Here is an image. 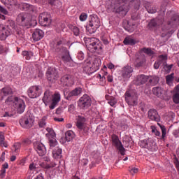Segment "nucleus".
Wrapping results in <instances>:
<instances>
[{"instance_id":"nucleus-46","label":"nucleus","mask_w":179,"mask_h":179,"mask_svg":"<svg viewBox=\"0 0 179 179\" xmlns=\"http://www.w3.org/2000/svg\"><path fill=\"white\" fill-rule=\"evenodd\" d=\"M160 80V78L157 76H154L152 77L151 79L149 80V83L150 85H152V86H155V85H157Z\"/></svg>"},{"instance_id":"nucleus-7","label":"nucleus","mask_w":179,"mask_h":179,"mask_svg":"<svg viewBox=\"0 0 179 179\" xmlns=\"http://www.w3.org/2000/svg\"><path fill=\"white\" fill-rule=\"evenodd\" d=\"M111 141L112 146L116 148L119 150L122 156H125V149L124 148V145H122V143L121 142V141H120V138L118 137V136H117V134H112Z\"/></svg>"},{"instance_id":"nucleus-62","label":"nucleus","mask_w":179,"mask_h":179,"mask_svg":"<svg viewBox=\"0 0 179 179\" xmlns=\"http://www.w3.org/2000/svg\"><path fill=\"white\" fill-rule=\"evenodd\" d=\"M78 59H79L80 61H83V59H85V54L83 53V52H80L78 53V56H77Z\"/></svg>"},{"instance_id":"nucleus-28","label":"nucleus","mask_w":179,"mask_h":179,"mask_svg":"<svg viewBox=\"0 0 179 179\" xmlns=\"http://www.w3.org/2000/svg\"><path fill=\"white\" fill-rule=\"evenodd\" d=\"M42 100L45 106H48V103H51V101H52V94H51L48 90L45 91Z\"/></svg>"},{"instance_id":"nucleus-58","label":"nucleus","mask_w":179,"mask_h":179,"mask_svg":"<svg viewBox=\"0 0 179 179\" xmlns=\"http://www.w3.org/2000/svg\"><path fill=\"white\" fill-rule=\"evenodd\" d=\"M13 100H15V98H13V96H10L6 99L5 103L6 104L9 105L11 103H13Z\"/></svg>"},{"instance_id":"nucleus-27","label":"nucleus","mask_w":179,"mask_h":179,"mask_svg":"<svg viewBox=\"0 0 179 179\" xmlns=\"http://www.w3.org/2000/svg\"><path fill=\"white\" fill-rule=\"evenodd\" d=\"M61 83L64 86H71L72 85V76L71 75H64L60 79Z\"/></svg>"},{"instance_id":"nucleus-59","label":"nucleus","mask_w":179,"mask_h":179,"mask_svg":"<svg viewBox=\"0 0 179 179\" xmlns=\"http://www.w3.org/2000/svg\"><path fill=\"white\" fill-rule=\"evenodd\" d=\"M79 18L81 22H85L87 19V14L83 13L80 14Z\"/></svg>"},{"instance_id":"nucleus-31","label":"nucleus","mask_w":179,"mask_h":179,"mask_svg":"<svg viewBox=\"0 0 179 179\" xmlns=\"http://www.w3.org/2000/svg\"><path fill=\"white\" fill-rule=\"evenodd\" d=\"M172 99L175 104H179V84L173 90Z\"/></svg>"},{"instance_id":"nucleus-39","label":"nucleus","mask_w":179,"mask_h":179,"mask_svg":"<svg viewBox=\"0 0 179 179\" xmlns=\"http://www.w3.org/2000/svg\"><path fill=\"white\" fill-rule=\"evenodd\" d=\"M47 134H45L46 138H56L57 134H55V131H54V129L50 127L46 128Z\"/></svg>"},{"instance_id":"nucleus-29","label":"nucleus","mask_w":179,"mask_h":179,"mask_svg":"<svg viewBox=\"0 0 179 179\" xmlns=\"http://www.w3.org/2000/svg\"><path fill=\"white\" fill-rule=\"evenodd\" d=\"M52 157L55 159H62V148H59V146L55 147L52 151Z\"/></svg>"},{"instance_id":"nucleus-60","label":"nucleus","mask_w":179,"mask_h":179,"mask_svg":"<svg viewBox=\"0 0 179 179\" xmlns=\"http://www.w3.org/2000/svg\"><path fill=\"white\" fill-rule=\"evenodd\" d=\"M129 173H131V174H132V176H134V174H136V173H138V168L129 167Z\"/></svg>"},{"instance_id":"nucleus-49","label":"nucleus","mask_w":179,"mask_h":179,"mask_svg":"<svg viewBox=\"0 0 179 179\" xmlns=\"http://www.w3.org/2000/svg\"><path fill=\"white\" fill-rule=\"evenodd\" d=\"M47 120V117L45 116H43L41 120L38 122V125H39V128H44L47 125V122H45Z\"/></svg>"},{"instance_id":"nucleus-38","label":"nucleus","mask_w":179,"mask_h":179,"mask_svg":"<svg viewBox=\"0 0 179 179\" xmlns=\"http://www.w3.org/2000/svg\"><path fill=\"white\" fill-rule=\"evenodd\" d=\"M75 138V134L72 130H69L65 133V139L67 142H71Z\"/></svg>"},{"instance_id":"nucleus-1","label":"nucleus","mask_w":179,"mask_h":179,"mask_svg":"<svg viewBox=\"0 0 179 179\" xmlns=\"http://www.w3.org/2000/svg\"><path fill=\"white\" fill-rule=\"evenodd\" d=\"M84 43L87 47V49L90 52L96 54H103V43L99 38L91 37V38H84Z\"/></svg>"},{"instance_id":"nucleus-8","label":"nucleus","mask_w":179,"mask_h":179,"mask_svg":"<svg viewBox=\"0 0 179 179\" xmlns=\"http://www.w3.org/2000/svg\"><path fill=\"white\" fill-rule=\"evenodd\" d=\"M124 96L125 101L129 106H132L133 107L138 106V96H136L132 91H127Z\"/></svg>"},{"instance_id":"nucleus-47","label":"nucleus","mask_w":179,"mask_h":179,"mask_svg":"<svg viewBox=\"0 0 179 179\" xmlns=\"http://www.w3.org/2000/svg\"><path fill=\"white\" fill-rule=\"evenodd\" d=\"M169 3H170V0H164L161 5L160 12L164 13L166 12V8Z\"/></svg>"},{"instance_id":"nucleus-10","label":"nucleus","mask_w":179,"mask_h":179,"mask_svg":"<svg viewBox=\"0 0 179 179\" xmlns=\"http://www.w3.org/2000/svg\"><path fill=\"white\" fill-rule=\"evenodd\" d=\"M27 93L30 99H37L41 96V87L39 85L31 86L28 89Z\"/></svg>"},{"instance_id":"nucleus-45","label":"nucleus","mask_w":179,"mask_h":179,"mask_svg":"<svg viewBox=\"0 0 179 179\" xmlns=\"http://www.w3.org/2000/svg\"><path fill=\"white\" fill-rule=\"evenodd\" d=\"M145 9L148 12V13H156V12H157L156 7H152V5L149 3H147L145 5Z\"/></svg>"},{"instance_id":"nucleus-16","label":"nucleus","mask_w":179,"mask_h":179,"mask_svg":"<svg viewBox=\"0 0 179 179\" xmlns=\"http://www.w3.org/2000/svg\"><path fill=\"white\" fill-rule=\"evenodd\" d=\"M62 53L61 59L66 64L68 62H71L72 61V57H71V55L69 54V50L66 48V47H62Z\"/></svg>"},{"instance_id":"nucleus-14","label":"nucleus","mask_w":179,"mask_h":179,"mask_svg":"<svg viewBox=\"0 0 179 179\" xmlns=\"http://www.w3.org/2000/svg\"><path fill=\"white\" fill-rule=\"evenodd\" d=\"M34 149L38 153V156H45L47 154V149L45 148V145H44V144L40 141L34 143Z\"/></svg>"},{"instance_id":"nucleus-19","label":"nucleus","mask_w":179,"mask_h":179,"mask_svg":"<svg viewBox=\"0 0 179 179\" xmlns=\"http://www.w3.org/2000/svg\"><path fill=\"white\" fill-rule=\"evenodd\" d=\"M148 115L149 120H151V121H156V122H160V115H159V113H157L156 109H150L148 112Z\"/></svg>"},{"instance_id":"nucleus-57","label":"nucleus","mask_w":179,"mask_h":179,"mask_svg":"<svg viewBox=\"0 0 179 179\" xmlns=\"http://www.w3.org/2000/svg\"><path fill=\"white\" fill-rule=\"evenodd\" d=\"M20 146H21L20 143H14L13 148H14V152H15V153H18L19 149H20Z\"/></svg>"},{"instance_id":"nucleus-40","label":"nucleus","mask_w":179,"mask_h":179,"mask_svg":"<svg viewBox=\"0 0 179 179\" xmlns=\"http://www.w3.org/2000/svg\"><path fill=\"white\" fill-rule=\"evenodd\" d=\"M56 137H51L48 138V143L50 146V149H52L55 148V146H57L58 141H57Z\"/></svg>"},{"instance_id":"nucleus-5","label":"nucleus","mask_w":179,"mask_h":179,"mask_svg":"<svg viewBox=\"0 0 179 179\" xmlns=\"http://www.w3.org/2000/svg\"><path fill=\"white\" fill-rule=\"evenodd\" d=\"M92 106V98L87 94L81 96L78 101V107L80 110H87Z\"/></svg>"},{"instance_id":"nucleus-41","label":"nucleus","mask_w":179,"mask_h":179,"mask_svg":"<svg viewBox=\"0 0 179 179\" xmlns=\"http://www.w3.org/2000/svg\"><path fill=\"white\" fill-rule=\"evenodd\" d=\"M130 6H132L135 10H139V8L141 7V1L139 0H133L130 1Z\"/></svg>"},{"instance_id":"nucleus-25","label":"nucleus","mask_w":179,"mask_h":179,"mask_svg":"<svg viewBox=\"0 0 179 179\" xmlns=\"http://www.w3.org/2000/svg\"><path fill=\"white\" fill-rule=\"evenodd\" d=\"M148 80H149V77L148 76L144 74L138 75L136 79V85L137 86H142V85H145Z\"/></svg>"},{"instance_id":"nucleus-3","label":"nucleus","mask_w":179,"mask_h":179,"mask_svg":"<svg viewBox=\"0 0 179 179\" xmlns=\"http://www.w3.org/2000/svg\"><path fill=\"white\" fill-rule=\"evenodd\" d=\"M100 27V19L98 16H92L86 26L87 32L90 34H93L97 31V29Z\"/></svg>"},{"instance_id":"nucleus-9","label":"nucleus","mask_w":179,"mask_h":179,"mask_svg":"<svg viewBox=\"0 0 179 179\" xmlns=\"http://www.w3.org/2000/svg\"><path fill=\"white\" fill-rule=\"evenodd\" d=\"M39 24L41 26L47 27L51 24V15L47 12L42 13L39 15Z\"/></svg>"},{"instance_id":"nucleus-34","label":"nucleus","mask_w":179,"mask_h":179,"mask_svg":"<svg viewBox=\"0 0 179 179\" xmlns=\"http://www.w3.org/2000/svg\"><path fill=\"white\" fill-rule=\"evenodd\" d=\"M146 64V59L144 57H139L136 60V68H141V66H143Z\"/></svg>"},{"instance_id":"nucleus-2","label":"nucleus","mask_w":179,"mask_h":179,"mask_svg":"<svg viewBox=\"0 0 179 179\" xmlns=\"http://www.w3.org/2000/svg\"><path fill=\"white\" fill-rule=\"evenodd\" d=\"M178 17H172L171 20L162 27V31L164 32L161 34V37L164 38L167 37V36H170V34H173V33H174V30L173 29H174V27H177L178 25Z\"/></svg>"},{"instance_id":"nucleus-48","label":"nucleus","mask_w":179,"mask_h":179,"mask_svg":"<svg viewBox=\"0 0 179 179\" xmlns=\"http://www.w3.org/2000/svg\"><path fill=\"white\" fill-rule=\"evenodd\" d=\"M6 27L7 29H10L12 33V31L14 30V29L16 27V23H15V21L13 20H8Z\"/></svg>"},{"instance_id":"nucleus-54","label":"nucleus","mask_w":179,"mask_h":179,"mask_svg":"<svg viewBox=\"0 0 179 179\" xmlns=\"http://www.w3.org/2000/svg\"><path fill=\"white\" fill-rule=\"evenodd\" d=\"M166 83H171V82H173V80H174L173 73H171L170 75L166 76Z\"/></svg>"},{"instance_id":"nucleus-23","label":"nucleus","mask_w":179,"mask_h":179,"mask_svg":"<svg viewBox=\"0 0 179 179\" xmlns=\"http://www.w3.org/2000/svg\"><path fill=\"white\" fill-rule=\"evenodd\" d=\"M90 60H85L84 62L83 66V71L87 73V75H92V73H94V69H93L92 66H91Z\"/></svg>"},{"instance_id":"nucleus-61","label":"nucleus","mask_w":179,"mask_h":179,"mask_svg":"<svg viewBox=\"0 0 179 179\" xmlns=\"http://www.w3.org/2000/svg\"><path fill=\"white\" fill-rule=\"evenodd\" d=\"M8 51V48L0 45V54H5V52H7Z\"/></svg>"},{"instance_id":"nucleus-4","label":"nucleus","mask_w":179,"mask_h":179,"mask_svg":"<svg viewBox=\"0 0 179 179\" xmlns=\"http://www.w3.org/2000/svg\"><path fill=\"white\" fill-rule=\"evenodd\" d=\"M16 22L19 26H22V27H30L31 26L29 14L26 13H20L17 16Z\"/></svg>"},{"instance_id":"nucleus-13","label":"nucleus","mask_w":179,"mask_h":179,"mask_svg":"<svg viewBox=\"0 0 179 179\" xmlns=\"http://www.w3.org/2000/svg\"><path fill=\"white\" fill-rule=\"evenodd\" d=\"M46 77L51 83H55V80L59 78L58 71L55 68H49L46 72Z\"/></svg>"},{"instance_id":"nucleus-24","label":"nucleus","mask_w":179,"mask_h":179,"mask_svg":"<svg viewBox=\"0 0 179 179\" xmlns=\"http://www.w3.org/2000/svg\"><path fill=\"white\" fill-rule=\"evenodd\" d=\"M85 122H86V117L82 115H78L76 117V127L80 131L85 128Z\"/></svg>"},{"instance_id":"nucleus-64","label":"nucleus","mask_w":179,"mask_h":179,"mask_svg":"<svg viewBox=\"0 0 179 179\" xmlns=\"http://www.w3.org/2000/svg\"><path fill=\"white\" fill-rule=\"evenodd\" d=\"M173 163L176 167V169L178 171V173H179V161L178 157H175V159L173 161Z\"/></svg>"},{"instance_id":"nucleus-37","label":"nucleus","mask_w":179,"mask_h":179,"mask_svg":"<svg viewBox=\"0 0 179 179\" xmlns=\"http://www.w3.org/2000/svg\"><path fill=\"white\" fill-rule=\"evenodd\" d=\"M64 38L62 39H59L56 42V45L55 47V50L56 51V52H61V51H62V47L64 46H61L60 45H64Z\"/></svg>"},{"instance_id":"nucleus-12","label":"nucleus","mask_w":179,"mask_h":179,"mask_svg":"<svg viewBox=\"0 0 179 179\" xmlns=\"http://www.w3.org/2000/svg\"><path fill=\"white\" fill-rule=\"evenodd\" d=\"M14 103L17 114H23L26 108V103H24V101L16 96L14 98Z\"/></svg>"},{"instance_id":"nucleus-50","label":"nucleus","mask_w":179,"mask_h":179,"mask_svg":"<svg viewBox=\"0 0 179 179\" xmlns=\"http://www.w3.org/2000/svg\"><path fill=\"white\" fill-rule=\"evenodd\" d=\"M174 66L173 64L169 65L167 64V62L164 64L163 69H164V71L166 72V73H170L171 72V69Z\"/></svg>"},{"instance_id":"nucleus-33","label":"nucleus","mask_w":179,"mask_h":179,"mask_svg":"<svg viewBox=\"0 0 179 179\" xmlns=\"http://www.w3.org/2000/svg\"><path fill=\"white\" fill-rule=\"evenodd\" d=\"M100 66H101V60L99 58H95L92 62V69L96 72L100 69Z\"/></svg>"},{"instance_id":"nucleus-56","label":"nucleus","mask_w":179,"mask_h":179,"mask_svg":"<svg viewBox=\"0 0 179 179\" xmlns=\"http://www.w3.org/2000/svg\"><path fill=\"white\" fill-rule=\"evenodd\" d=\"M14 30H15V33L17 36H23V31H22V28L15 26Z\"/></svg>"},{"instance_id":"nucleus-30","label":"nucleus","mask_w":179,"mask_h":179,"mask_svg":"<svg viewBox=\"0 0 179 179\" xmlns=\"http://www.w3.org/2000/svg\"><path fill=\"white\" fill-rule=\"evenodd\" d=\"M138 145L140 146V148L144 149L152 150V143L150 142V141L148 139L140 141L138 142Z\"/></svg>"},{"instance_id":"nucleus-53","label":"nucleus","mask_w":179,"mask_h":179,"mask_svg":"<svg viewBox=\"0 0 179 179\" xmlns=\"http://www.w3.org/2000/svg\"><path fill=\"white\" fill-rule=\"evenodd\" d=\"M71 30H72L74 36H78L80 34V30L79 29V28L78 27H75V26L72 27Z\"/></svg>"},{"instance_id":"nucleus-43","label":"nucleus","mask_w":179,"mask_h":179,"mask_svg":"<svg viewBox=\"0 0 179 179\" xmlns=\"http://www.w3.org/2000/svg\"><path fill=\"white\" fill-rule=\"evenodd\" d=\"M141 51L148 55L149 57H152V55H155V52L152 50L150 48H143L141 49Z\"/></svg>"},{"instance_id":"nucleus-18","label":"nucleus","mask_w":179,"mask_h":179,"mask_svg":"<svg viewBox=\"0 0 179 179\" xmlns=\"http://www.w3.org/2000/svg\"><path fill=\"white\" fill-rule=\"evenodd\" d=\"M129 8L127 5H120V2L117 3V7L116 8V10H115V13H118L120 16L122 17H124V16H126L127 14L129 12Z\"/></svg>"},{"instance_id":"nucleus-52","label":"nucleus","mask_w":179,"mask_h":179,"mask_svg":"<svg viewBox=\"0 0 179 179\" xmlns=\"http://www.w3.org/2000/svg\"><path fill=\"white\" fill-rule=\"evenodd\" d=\"M148 27L153 28V27H157V20L152 19L150 20V22L148 23Z\"/></svg>"},{"instance_id":"nucleus-36","label":"nucleus","mask_w":179,"mask_h":179,"mask_svg":"<svg viewBox=\"0 0 179 179\" xmlns=\"http://www.w3.org/2000/svg\"><path fill=\"white\" fill-rule=\"evenodd\" d=\"M123 43L124 45H135V44H136V41L135 39L131 38V36H127L124 38Z\"/></svg>"},{"instance_id":"nucleus-32","label":"nucleus","mask_w":179,"mask_h":179,"mask_svg":"<svg viewBox=\"0 0 179 179\" xmlns=\"http://www.w3.org/2000/svg\"><path fill=\"white\" fill-rule=\"evenodd\" d=\"M20 7L22 8V10H25L26 12H34V6L30 5L27 3H22L20 4Z\"/></svg>"},{"instance_id":"nucleus-44","label":"nucleus","mask_w":179,"mask_h":179,"mask_svg":"<svg viewBox=\"0 0 179 179\" xmlns=\"http://www.w3.org/2000/svg\"><path fill=\"white\" fill-rule=\"evenodd\" d=\"M159 127L161 128L162 135L161 136V139L162 141H164V138H166V135L167 134V129H166V126L160 124V123H158Z\"/></svg>"},{"instance_id":"nucleus-11","label":"nucleus","mask_w":179,"mask_h":179,"mask_svg":"<svg viewBox=\"0 0 179 179\" xmlns=\"http://www.w3.org/2000/svg\"><path fill=\"white\" fill-rule=\"evenodd\" d=\"M20 125L24 129H30L34 125V120L30 116H25L19 121Z\"/></svg>"},{"instance_id":"nucleus-20","label":"nucleus","mask_w":179,"mask_h":179,"mask_svg":"<svg viewBox=\"0 0 179 179\" xmlns=\"http://www.w3.org/2000/svg\"><path fill=\"white\" fill-rule=\"evenodd\" d=\"M132 72H134V68L129 65H127L122 68V76L124 79H129L132 76Z\"/></svg>"},{"instance_id":"nucleus-35","label":"nucleus","mask_w":179,"mask_h":179,"mask_svg":"<svg viewBox=\"0 0 179 179\" xmlns=\"http://www.w3.org/2000/svg\"><path fill=\"white\" fill-rule=\"evenodd\" d=\"M159 66L161 65L164 66L165 64L167 62V56L161 55L158 57V59L156 61Z\"/></svg>"},{"instance_id":"nucleus-15","label":"nucleus","mask_w":179,"mask_h":179,"mask_svg":"<svg viewBox=\"0 0 179 179\" xmlns=\"http://www.w3.org/2000/svg\"><path fill=\"white\" fill-rule=\"evenodd\" d=\"M12 34V29L7 28L3 24H0V40L5 41Z\"/></svg>"},{"instance_id":"nucleus-17","label":"nucleus","mask_w":179,"mask_h":179,"mask_svg":"<svg viewBox=\"0 0 179 179\" xmlns=\"http://www.w3.org/2000/svg\"><path fill=\"white\" fill-rule=\"evenodd\" d=\"M118 6V1L115 0L108 1L106 4V11L108 13H115Z\"/></svg>"},{"instance_id":"nucleus-26","label":"nucleus","mask_w":179,"mask_h":179,"mask_svg":"<svg viewBox=\"0 0 179 179\" xmlns=\"http://www.w3.org/2000/svg\"><path fill=\"white\" fill-rule=\"evenodd\" d=\"M9 94H13V91L12 90V88L10 87H6L1 90L0 91V96H1V101L6 97V96H9Z\"/></svg>"},{"instance_id":"nucleus-22","label":"nucleus","mask_w":179,"mask_h":179,"mask_svg":"<svg viewBox=\"0 0 179 179\" xmlns=\"http://www.w3.org/2000/svg\"><path fill=\"white\" fill-rule=\"evenodd\" d=\"M44 37V31L40 29H36L32 34L34 41H40Z\"/></svg>"},{"instance_id":"nucleus-55","label":"nucleus","mask_w":179,"mask_h":179,"mask_svg":"<svg viewBox=\"0 0 179 179\" xmlns=\"http://www.w3.org/2000/svg\"><path fill=\"white\" fill-rule=\"evenodd\" d=\"M61 100V95L59 94H55L54 97H52V101H55V103H59Z\"/></svg>"},{"instance_id":"nucleus-63","label":"nucleus","mask_w":179,"mask_h":179,"mask_svg":"<svg viewBox=\"0 0 179 179\" xmlns=\"http://www.w3.org/2000/svg\"><path fill=\"white\" fill-rule=\"evenodd\" d=\"M37 165L34 163H31L29 164V169L31 171H35V170L37 169Z\"/></svg>"},{"instance_id":"nucleus-42","label":"nucleus","mask_w":179,"mask_h":179,"mask_svg":"<svg viewBox=\"0 0 179 179\" xmlns=\"http://www.w3.org/2000/svg\"><path fill=\"white\" fill-rule=\"evenodd\" d=\"M22 55L25 57V59L29 61V59H31V57H33L34 53L31 51L24 50L22 52Z\"/></svg>"},{"instance_id":"nucleus-6","label":"nucleus","mask_w":179,"mask_h":179,"mask_svg":"<svg viewBox=\"0 0 179 179\" xmlns=\"http://www.w3.org/2000/svg\"><path fill=\"white\" fill-rule=\"evenodd\" d=\"M65 92H66V90L64 89V94L66 100H68L69 101H76V99H75V97H78V96L81 95L83 92V90H82V87H76L74 90L69 92L67 96L65 94Z\"/></svg>"},{"instance_id":"nucleus-51","label":"nucleus","mask_w":179,"mask_h":179,"mask_svg":"<svg viewBox=\"0 0 179 179\" xmlns=\"http://www.w3.org/2000/svg\"><path fill=\"white\" fill-rule=\"evenodd\" d=\"M0 146H4V148L8 147V143L5 142V136L0 134Z\"/></svg>"},{"instance_id":"nucleus-21","label":"nucleus","mask_w":179,"mask_h":179,"mask_svg":"<svg viewBox=\"0 0 179 179\" xmlns=\"http://www.w3.org/2000/svg\"><path fill=\"white\" fill-rule=\"evenodd\" d=\"M152 94L154 96H157L159 99L164 100V95L166 94V91L162 88V87H155L152 88Z\"/></svg>"}]
</instances>
